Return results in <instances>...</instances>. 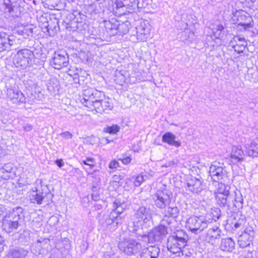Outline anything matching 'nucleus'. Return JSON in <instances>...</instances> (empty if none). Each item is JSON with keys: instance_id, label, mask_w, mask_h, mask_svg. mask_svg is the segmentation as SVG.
Masks as SVG:
<instances>
[{"instance_id": "obj_20", "label": "nucleus", "mask_w": 258, "mask_h": 258, "mask_svg": "<svg viewBox=\"0 0 258 258\" xmlns=\"http://www.w3.org/2000/svg\"><path fill=\"white\" fill-rule=\"evenodd\" d=\"M160 249L156 245L150 246L148 247L142 246L138 258H158Z\"/></svg>"}, {"instance_id": "obj_39", "label": "nucleus", "mask_w": 258, "mask_h": 258, "mask_svg": "<svg viewBox=\"0 0 258 258\" xmlns=\"http://www.w3.org/2000/svg\"><path fill=\"white\" fill-rule=\"evenodd\" d=\"M164 210V214L172 218H176L179 214V209L176 206H171L170 204Z\"/></svg>"}, {"instance_id": "obj_58", "label": "nucleus", "mask_w": 258, "mask_h": 258, "mask_svg": "<svg viewBox=\"0 0 258 258\" xmlns=\"http://www.w3.org/2000/svg\"><path fill=\"white\" fill-rule=\"evenodd\" d=\"M95 2H98V3L99 4H102L103 3H105L107 1H108V0H95Z\"/></svg>"}, {"instance_id": "obj_31", "label": "nucleus", "mask_w": 258, "mask_h": 258, "mask_svg": "<svg viewBox=\"0 0 258 258\" xmlns=\"http://www.w3.org/2000/svg\"><path fill=\"white\" fill-rule=\"evenodd\" d=\"M162 141L170 146L178 148L181 146V142L176 140V136L170 132L165 133L162 137Z\"/></svg>"}, {"instance_id": "obj_25", "label": "nucleus", "mask_w": 258, "mask_h": 258, "mask_svg": "<svg viewBox=\"0 0 258 258\" xmlns=\"http://www.w3.org/2000/svg\"><path fill=\"white\" fill-rule=\"evenodd\" d=\"M244 153L240 146H233L230 154L231 161L233 164H236L243 161Z\"/></svg>"}, {"instance_id": "obj_17", "label": "nucleus", "mask_w": 258, "mask_h": 258, "mask_svg": "<svg viewBox=\"0 0 258 258\" xmlns=\"http://www.w3.org/2000/svg\"><path fill=\"white\" fill-rule=\"evenodd\" d=\"M186 185V189L194 194H199L205 188L202 178L193 176L187 178Z\"/></svg>"}, {"instance_id": "obj_1", "label": "nucleus", "mask_w": 258, "mask_h": 258, "mask_svg": "<svg viewBox=\"0 0 258 258\" xmlns=\"http://www.w3.org/2000/svg\"><path fill=\"white\" fill-rule=\"evenodd\" d=\"M230 187L223 182H219L215 191L217 204L225 208L228 213H232L243 207V200L240 191L230 192Z\"/></svg>"}, {"instance_id": "obj_22", "label": "nucleus", "mask_w": 258, "mask_h": 258, "mask_svg": "<svg viewBox=\"0 0 258 258\" xmlns=\"http://www.w3.org/2000/svg\"><path fill=\"white\" fill-rule=\"evenodd\" d=\"M230 44L235 52L240 53L244 51L247 44L244 37L237 35L233 37Z\"/></svg>"}, {"instance_id": "obj_47", "label": "nucleus", "mask_w": 258, "mask_h": 258, "mask_svg": "<svg viewBox=\"0 0 258 258\" xmlns=\"http://www.w3.org/2000/svg\"><path fill=\"white\" fill-rule=\"evenodd\" d=\"M119 166V163L113 160L110 162L109 165V168L110 169H116Z\"/></svg>"}, {"instance_id": "obj_55", "label": "nucleus", "mask_w": 258, "mask_h": 258, "mask_svg": "<svg viewBox=\"0 0 258 258\" xmlns=\"http://www.w3.org/2000/svg\"><path fill=\"white\" fill-rule=\"evenodd\" d=\"M5 208L0 207V221L2 220L3 218V215L4 213Z\"/></svg>"}, {"instance_id": "obj_8", "label": "nucleus", "mask_w": 258, "mask_h": 258, "mask_svg": "<svg viewBox=\"0 0 258 258\" xmlns=\"http://www.w3.org/2000/svg\"><path fill=\"white\" fill-rule=\"evenodd\" d=\"M172 192L166 188L163 187L158 189L152 196L154 205L158 209H165L171 204Z\"/></svg>"}, {"instance_id": "obj_26", "label": "nucleus", "mask_w": 258, "mask_h": 258, "mask_svg": "<svg viewBox=\"0 0 258 258\" xmlns=\"http://www.w3.org/2000/svg\"><path fill=\"white\" fill-rule=\"evenodd\" d=\"M113 108V105L108 101L104 100L101 98L98 102H96L95 105L93 107V110H95L97 112L102 113L111 110Z\"/></svg>"}, {"instance_id": "obj_16", "label": "nucleus", "mask_w": 258, "mask_h": 258, "mask_svg": "<svg viewBox=\"0 0 258 258\" xmlns=\"http://www.w3.org/2000/svg\"><path fill=\"white\" fill-rule=\"evenodd\" d=\"M209 173L215 182H227L228 176L226 170L222 167L212 165L209 169Z\"/></svg>"}, {"instance_id": "obj_15", "label": "nucleus", "mask_w": 258, "mask_h": 258, "mask_svg": "<svg viewBox=\"0 0 258 258\" xmlns=\"http://www.w3.org/2000/svg\"><path fill=\"white\" fill-rule=\"evenodd\" d=\"M19 41L16 39V37L10 35L4 32H0V52L4 51H9L12 49V47L17 44Z\"/></svg>"}, {"instance_id": "obj_28", "label": "nucleus", "mask_w": 258, "mask_h": 258, "mask_svg": "<svg viewBox=\"0 0 258 258\" xmlns=\"http://www.w3.org/2000/svg\"><path fill=\"white\" fill-rule=\"evenodd\" d=\"M235 243L231 237L222 238L220 244V248L221 250L228 252H231L235 249Z\"/></svg>"}, {"instance_id": "obj_56", "label": "nucleus", "mask_w": 258, "mask_h": 258, "mask_svg": "<svg viewBox=\"0 0 258 258\" xmlns=\"http://www.w3.org/2000/svg\"><path fill=\"white\" fill-rule=\"evenodd\" d=\"M102 208V206L101 205L97 204L94 206L93 208L95 210H99L101 209Z\"/></svg>"}, {"instance_id": "obj_27", "label": "nucleus", "mask_w": 258, "mask_h": 258, "mask_svg": "<svg viewBox=\"0 0 258 258\" xmlns=\"http://www.w3.org/2000/svg\"><path fill=\"white\" fill-rule=\"evenodd\" d=\"M4 5L6 12L10 13L13 17H19L20 15V8L16 3L12 2L11 0H4Z\"/></svg>"}, {"instance_id": "obj_7", "label": "nucleus", "mask_w": 258, "mask_h": 258, "mask_svg": "<svg viewBox=\"0 0 258 258\" xmlns=\"http://www.w3.org/2000/svg\"><path fill=\"white\" fill-rule=\"evenodd\" d=\"M34 58L33 52L28 49H22L19 50L15 55L13 62L16 68L25 69L30 67Z\"/></svg>"}, {"instance_id": "obj_48", "label": "nucleus", "mask_w": 258, "mask_h": 258, "mask_svg": "<svg viewBox=\"0 0 258 258\" xmlns=\"http://www.w3.org/2000/svg\"><path fill=\"white\" fill-rule=\"evenodd\" d=\"M60 136L63 138H64L67 139H71L72 138L73 135L72 134L70 133L69 132H64L63 133H61L60 134Z\"/></svg>"}, {"instance_id": "obj_21", "label": "nucleus", "mask_w": 258, "mask_h": 258, "mask_svg": "<svg viewBox=\"0 0 258 258\" xmlns=\"http://www.w3.org/2000/svg\"><path fill=\"white\" fill-rule=\"evenodd\" d=\"M245 223V217L238 214L232 215L227 220V225H229L233 230L242 228Z\"/></svg>"}, {"instance_id": "obj_24", "label": "nucleus", "mask_w": 258, "mask_h": 258, "mask_svg": "<svg viewBox=\"0 0 258 258\" xmlns=\"http://www.w3.org/2000/svg\"><path fill=\"white\" fill-rule=\"evenodd\" d=\"M136 37L139 41H146L150 36V31L149 27L147 26L144 22L136 28Z\"/></svg>"}, {"instance_id": "obj_53", "label": "nucleus", "mask_w": 258, "mask_h": 258, "mask_svg": "<svg viewBox=\"0 0 258 258\" xmlns=\"http://www.w3.org/2000/svg\"><path fill=\"white\" fill-rule=\"evenodd\" d=\"M4 240L3 237L0 235V252L4 249Z\"/></svg>"}, {"instance_id": "obj_23", "label": "nucleus", "mask_w": 258, "mask_h": 258, "mask_svg": "<svg viewBox=\"0 0 258 258\" xmlns=\"http://www.w3.org/2000/svg\"><path fill=\"white\" fill-rule=\"evenodd\" d=\"M123 221L122 217H117V214L114 211H111L108 217L105 220V226L108 229H114L119 224H121Z\"/></svg>"}, {"instance_id": "obj_6", "label": "nucleus", "mask_w": 258, "mask_h": 258, "mask_svg": "<svg viewBox=\"0 0 258 258\" xmlns=\"http://www.w3.org/2000/svg\"><path fill=\"white\" fill-rule=\"evenodd\" d=\"M152 218V211L149 207L144 206L139 207L134 210L133 230L142 229L143 226L150 221Z\"/></svg>"}, {"instance_id": "obj_59", "label": "nucleus", "mask_w": 258, "mask_h": 258, "mask_svg": "<svg viewBox=\"0 0 258 258\" xmlns=\"http://www.w3.org/2000/svg\"><path fill=\"white\" fill-rule=\"evenodd\" d=\"M3 153V148L0 146V154H2Z\"/></svg>"}, {"instance_id": "obj_49", "label": "nucleus", "mask_w": 258, "mask_h": 258, "mask_svg": "<svg viewBox=\"0 0 258 258\" xmlns=\"http://www.w3.org/2000/svg\"><path fill=\"white\" fill-rule=\"evenodd\" d=\"M23 127L25 131L30 132L33 129V126L32 125H31L29 123H26V124H24Z\"/></svg>"}, {"instance_id": "obj_2", "label": "nucleus", "mask_w": 258, "mask_h": 258, "mask_svg": "<svg viewBox=\"0 0 258 258\" xmlns=\"http://www.w3.org/2000/svg\"><path fill=\"white\" fill-rule=\"evenodd\" d=\"M23 209L17 207L9 211L2 219L3 229L7 233H11L20 226V221L23 217Z\"/></svg>"}, {"instance_id": "obj_35", "label": "nucleus", "mask_w": 258, "mask_h": 258, "mask_svg": "<svg viewBox=\"0 0 258 258\" xmlns=\"http://www.w3.org/2000/svg\"><path fill=\"white\" fill-rule=\"evenodd\" d=\"M221 212L219 208L217 207H213L211 209L210 211L207 214L206 217V219L208 220L209 223H212L213 221H217L221 217Z\"/></svg>"}, {"instance_id": "obj_40", "label": "nucleus", "mask_w": 258, "mask_h": 258, "mask_svg": "<svg viewBox=\"0 0 258 258\" xmlns=\"http://www.w3.org/2000/svg\"><path fill=\"white\" fill-rule=\"evenodd\" d=\"M244 17L245 18L246 22L243 23L241 22L239 25L243 26L245 30L252 27V25L251 24V22H252V18L249 15H247L246 16H244Z\"/></svg>"}, {"instance_id": "obj_13", "label": "nucleus", "mask_w": 258, "mask_h": 258, "mask_svg": "<svg viewBox=\"0 0 258 258\" xmlns=\"http://www.w3.org/2000/svg\"><path fill=\"white\" fill-rule=\"evenodd\" d=\"M116 10L113 11L117 16H122L126 12L131 13L137 7L136 0H115Z\"/></svg>"}, {"instance_id": "obj_45", "label": "nucleus", "mask_w": 258, "mask_h": 258, "mask_svg": "<svg viewBox=\"0 0 258 258\" xmlns=\"http://www.w3.org/2000/svg\"><path fill=\"white\" fill-rule=\"evenodd\" d=\"M144 180V179L143 176L142 174H139L135 177V180H134V185L136 187H138L140 186Z\"/></svg>"}, {"instance_id": "obj_36", "label": "nucleus", "mask_w": 258, "mask_h": 258, "mask_svg": "<svg viewBox=\"0 0 258 258\" xmlns=\"http://www.w3.org/2000/svg\"><path fill=\"white\" fill-rule=\"evenodd\" d=\"M221 230L218 227L210 228L206 234V240L210 241L219 239L221 237Z\"/></svg>"}, {"instance_id": "obj_51", "label": "nucleus", "mask_w": 258, "mask_h": 258, "mask_svg": "<svg viewBox=\"0 0 258 258\" xmlns=\"http://www.w3.org/2000/svg\"><path fill=\"white\" fill-rule=\"evenodd\" d=\"M56 25L54 24L53 26L51 24H48L45 27H46V31L49 33V30H53L54 29H55L56 28Z\"/></svg>"}, {"instance_id": "obj_12", "label": "nucleus", "mask_w": 258, "mask_h": 258, "mask_svg": "<svg viewBox=\"0 0 258 258\" xmlns=\"http://www.w3.org/2000/svg\"><path fill=\"white\" fill-rule=\"evenodd\" d=\"M209 222L204 217L192 216L187 220L186 227L191 232L198 234L207 228Z\"/></svg>"}, {"instance_id": "obj_54", "label": "nucleus", "mask_w": 258, "mask_h": 258, "mask_svg": "<svg viewBox=\"0 0 258 258\" xmlns=\"http://www.w3.org/2000/svg\"><path fill=\"white\" fill-rule=\"evenodd\" d=\"M176 163L174 161H170L166 164V166L168 167V166H170L171 165H176Z\"/></svg>"}, {"instance_id": "obj_29", "label": "nucleus", "mask_w": 258, "mask_h": 258, "mask_svg": "<svg viewBox=\"0 0 258 258\" xmlns=\"http://www.w3.org/2000/svg\"><path fill=\"white\" fill-rule=\"evenodd\" d=\"M118 20L115 19H111L109 20H105L103 21L104 27L106 31L109 35H116L117 27Z\"/></svg>"}, {"instance_id": "obj_5", "label": "nucleus", "mask_w": 258, "mask_h": 258, "mask_svg": "<svg viewBox=\"0 0 258 258\" xmlns=\"http://www.w3.org/2000/svg\"><path fill=\"white\" fill-rule=\"evenodd\" d=\"M187 235L182 232L174 233L168 237L167 248L168 251L173 254L181 252L182 248L186 245Z\"/></svg>"}, {"instance_id": "obj_50", "label": "nucleus", "mask_w": 258, "mask_h": 258, "mask_svg": "<svg viewBox=\"0 0 258 258\" xmlns=\"http://www.w3.org/2000/svg\"><path fill=\"white\" fill-rule=\"evenodd\" d=\"M119 160H120L121 161V162H122L123 164H125V165L129 164L131 161V158L128 156L126 157H123L121 159H119Z\"/></svg>"}, {"instance_id": "obj_3", "label": "nucleus", "mask_w": 258, "mask_h": 258, "mask_svg": "<svg viewBox=\"0 0 258 258\" xmlns=\"http://www.w3.org/2000/svg\"><path fill=\"white\" fill-rule=\"evenodd\" d=\"M137 237H141L144 241L149 243L161 242L168 233L167 227L159 225L149 232L148 234L142 229L133 230Z\"/></svg>"}, {"instance_id": "obj_32", "label": "nucleus", "mask_w": 258, "mask_h": 258, "mask_svg": "<svg viewBox=\"0 0 258 258\" xmlns=\"http://www.w3.org/2000/svg\"><path fill=\"white\" fill-rule=\"evenodd\" d=\"M14 172V168L12 164L8 163L0 168V177L4 179L8 180L13 177Z\"/></svg>"}, {"instance_id": "obj_61", "label": "nucleus", "mask_w": 258, "mask_h": 258, "mask_svg": "<svg viewBox=\"0 0 258 258\" xmlns=\"http://www.w3.org/2000/svg\"><path fill=\"white\" fill-rule=\"evenodd\" d=\"M56 24L57 25H58V21L57 20H56Z\"/></svg>"}, {"instance_id": "obj_57", "label": "nucleus", "mask_w": 258, "mask_h": 258, "mask_svg": "<svg viewBox=\"0 0 258 258\" xmlns=\"http://www.w3.org/2000/svg\"><path fill=\"white\" fill-rule=\"evenodd\" d=\"M103 258H114L113 256H112L108 253H105L103 256Z\"/></svg>"}, {"instance_id": "obj_18", "label": "nucleus", "mask_w": 258, "mask_h": 258, "mask_svg": "<svg viewBox=\"0 0 258 258\" xmlns=\"http://www.w3.org/2000/svg\"><path fill=\"white\" fill-rule=\"evenodd\" d=\"M254 234L253 228L251 226L246 227L238 237V243L239 246L241 248L249 246L253 241Z\"/></svg>"}, {"instance_id": "obj_34", "label": "nucleus", "mask_w": 258, "mask_h": 258, "mask_svg": "<svg viewBox=\"0 0 258 258\" xmlns=\"http://www.w3.org/2000/svg\"><path fill=\"white\" fill-rule=\"evenodd\" d=\"M127 205L124 201H121L119 199H116L113 203V209L111 211H114L117 215V217H121L120 215L126 209Z\"/></svg>"}, {"instance_id": "obj_14", "label": "nucleus", "mask_w": 258, "mask_h": 258, "mask_svg": "<svg viewBox=\"0 0 258 258\" xmlns=\"http://www.w3.org/2000/svg\"><path fill=\"white\" fill-rule=\"evenodd\" d=\"M69 56L66 51H58L54 53L50 64L55 69H61L69 65Z\"/></svg>"}, {"instance_id": "obj_43", "label": "nucleus", "mask_w": 258, "mask_h": 258, "mask_svg": "<svg viewBox=\"0 0 258 258\" xmlns=\"http://www.w3.org/2000/svg\"><path fill=\"white\" fill-rule=\"evenodd\" d=\"M177 254L181 258H193L192 253L188 250H181V252Z\"/></svg>"}, {"instance_id": "obj_52", "label": "nucleus", "mask_w": 258, "mask_h": 258, "mask_svg": "<svg viewBox=\"0 0 258 258\" xmlns=\"http://www.w3.org/2000/svg\"><path fill=\"white\" fill-rule=\"evenodd\" d=\"M55 164L60 168L64 165V162L62 159H57L55 161Z\"/></svg>"}, {"instance_id": "obj_42", "label": "nucleus", "mask_w": 258, "mask_h": 258, "mask_svg": "<svg viewBox=\"0 0 258 258\" xmlns=\"http://www.w3.org/2000/svg\"><path fill=\"white\" fill-rule=\"evenodd\" d=\"M119 126L118 125L115 124L110 126H108L106 128L105 131L107 133L110 134H115L119 132Z\"/></svg>"}, {"instance_id": "obj_37", "label": "nucleus", "mask_w": 258, "mask_h": 258, "mask_svg": "<svg viewBox=\"0 0 258 258\" xmlns=\"http://www.w3.org/2000/svg\"><path fill=\"white\" fill-rule=\"evenodd\" d=\"M130 22L125 21L124 22H121L118 21L116 35H123L126 34L129 31Z\"/></svg>"}, {"instance_id": "obj_9", "label": "nucleus", "mask_w": 258, "mask_h": 258, "mask_svg": "<svg viewBox=\"0 0 258 258\" xmlns=\"http://www.w3.org/2000/svg\"><path fill=\"white\" fill-rule=\"evenodd\" d=\"M83 98L81 101L82 104L92 110L96 103L105 97L103 92L92 88L85 89L83 91Z\"/></svg>"}, {"instance_id": "obj_30", "label": "nucleus", "mask_w": 258, "mask_h": 258, "mask_svg": "<svg viewBox=\"0 0 258 258\" xmlns=\"http://www.w3.org/2000/svg\"><path fill=\"white\" fill-rule=\"evenodd\" d=\"M246 153L251 157L258 156V138L253 139L249 144L246 145Z\"/></svg>"}, {"instance_id": "obj_10", "label": "nucleus", "mask_w": 258, "mask_h": 258, "mask_svg": "<svg viewBox=\"0 0 258 258\" xmlns=\"http://www.w3.org/2000/svg\"><path fill=\"white\" fill-rule=\"evenodd\" d=\"M142 244L136 240L125 238L118 244L119 249L127 255H134L139 253L142 248Z\"/></svg>"}, {"instance_id": "obj_46", "label": "nucleus", "mask_w": 258, "mask_h": 258, "mask_svg": "<svg viewBox=\"0 0 258 258\" xmlns=\"http://www.w3.org/2000/svg\"><path fill=\"white\" fill-rule=\"evenodd\" d=\"M29 32L30 33H32V29H29L28 30L25 28H23V30H18L17 31V33L19 34V35H24L25 34L27 33V32Z\"/></svg>"}, {"instance_id": "obj_41", "label": "nucleus", "mask_w": 258, "mask_h": 258, "mask_svg": "<svg viewBox=\"0 0 258 258\" xmlns=\"http://www.w3.org/2000/svg\"><path fill=\"white\" fill-rule=\"evenodd\" d=\"M82 163L89 166L90 169H92L95 167V160L93 158L87 157L86 160H82Z\"/></svg>"}, {"instance_id": "obj_44", "label": "nucleus", "mask_w": 258, "mask_h": 258, "mask_svg": "<svg viewBox=\"0 0 258 258\" xmlns=\"http://www.w3.org/2000/svg\"><path fill=\"white\" fill-rule=\"evenodd\" d=\"M169 216L164 214L163 219L161 221L159 225H162L164 227H166V225H169L171 223V219H170Z\"/></svg>"}, {"instance_id": "obj_38", "label": "nucleus", "mask_w": 258, "mask_h": 258, "mask_svg": "<svg viewBox=\"0 0 258 258\" xmlns=\"http://www.w3.org/2000/svg\"><path fill=\"white\" fill-rule=\"evenodd\" d=\"M225 27L222 24L216 25L213 29V35L216 39H221L225 35Z\"/></svg>"}, {"instance_id": "obj_33", "label": "nucleus", "mask_w": 258, "mask_h": 258, "mask_svg": "<svg viewBox=\"0 0 258 258\" xmlns=\"http://www.w3.org/2000/svg\"><path fill=\"white\" fill-rule=\"evenodd\" d=\"M28 251L23 248L17 247L11 249L8 254L7 258H25L28 254Z\"/></svg>"}, {"instance_id": "obj_19", "label": "nucleus", "mask_w": 258, "mask_h": 258, "mask_svg": "<svg viewBox=\"0 0 258 258\" xmlns=\"http://www.w3.org/2000/svg\"><path fill=\"white\" fill-rule=\"evenodd\" d=\"M6 92L7 98L13 103L26 102V97L21 91L13 88H8Z\"/></svg>"}, {"instance_id": "obj_60", "label": "nucleus", "mask_w": 258, "mask_h": 258, "mask_svg": "<svg viewBox=\"0 0 258 258\" xmlns=\"http://www.w3.org/2000/svg\"><path fill=\"white\" fill-rule=\"evenodd\" d=\"M92 198H93V199H94L95 200H96V199H94L93 195H92Z\"/></svg>"}, {"instance_id": "obj_4", "label": "nucleus", "mask_w": 258, "mask_h": 258, "mask_svg": "<svg viewBox=\"0 0 258 258\" xmlns=\"http://www.w3.org/2000/svg\"><path fill=\"white\" fill-rule=\"evenodd\" d=\"M53 196L47 185L40 184L35 188V190H33L30 192L29 199L33 204L41 205L44 202L46 204H49L52 201Z\"/></svg>"}, {"instance_id": "obj_11", "label": "nucleus", "mask_w": 258, "mask_h": 258, "mask_svg": "<svg viewBox=\"0 0 258 258\" xmlns=\"http://www.w3.org/2000/svg\"><path fill=\"white\" fill-rule=\"evenodd\" d=\"M50 242V240L48 238H40L32 244L31 252L39 258L43 257L52 249Z\"/></svg>"}, {"instance_id": "obj_62", "label": "nucleus", "mask_w": 258, "mask_h": 258, "mask_svg": "<svg viewBox=\"0 0 258 258\" xmlns=\"http://www.w3.org/2000/svg\"><path fill=\"white\" fill-rule=\"evenodd\" d=\"M69 73H70L71 72V70L70 69L69 71Z\"/></svg>"}]
</instances>
